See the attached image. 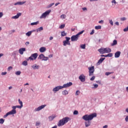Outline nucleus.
<instances>
[{
	"mask_svg": "<svg viewBox=\"0 0 128 128\" xmlns=\"http://www.w3.org/2000/svg\"><path fill=\"white\" fill-rule=\"evenodd\" d=\"M70 120V118L68 117H65L63 118L62 120H60L58 123V126H64Z\"/></svg>",
	"mask_w": 128,
	"mask_h": 128,
	"instance_id": "obj_2",
	"label": "nucleus"
},
{
	"mask_svg": "<svg viewBox=\"0 0 128 128\" xmlns=\"http://www.w3.org/2000/svg\"><path fill=\"white\" fill-rule=\"evenodd\" d=\"M40 122H36V126H40Z\"/></svg>",
	"mask_w": 128,
	"mask_h": 128,
	"instance_id": "obj_48",
	"label": "nucleus"
},
{
	"mask_svg": "<svg viewBox=\"0 0 128 128\" xmlns=\"http://www.w3.org/2000/svg\"><path fill=\"white\" fill-rule=\"evenodd\" d=\"M66 33L64 31L61 32V36H66Z\"/></svg>",
	"mask_w": 128,
	"mask_h": 128,
	"instance_id": "obj_27",
	"label": "nucleus"
},
{
	"mask_svg": "<svg viewBox=\"0 0 128 128\" xmlns=\"http://www.w3.org/2000/svg\"><path fill=\"white\" fill-rule=\"evenodd\" d=\"M94 118H96V113L90 115L86 114L82 116V118L84 120L88 121L84 122L86 128H88V126H90V120H92Z\"/></svg>",
	"mask_w": 128,
	"mask_h": 128,
	"instance_id": "obj_1",
	"label": "nucleus"
},
{
	"mask_svg": "<svg viewBox=\"0 0 128 128\" xmlns=\"http://www.w3.org/2000/svg\"><path fill=\"white\" fill-rule=\"evenodd\" d=\"M39 22L37 21L36 22H32L30 24L31 26H36V24H38Z\"/></svg>",
	"mask_w": 128,
	"mask_h": 128,
	"instance_id": "obj_29",
	"label": "nucleus"
},
{
	"mask_svg": "<svg viewBox=\"0 0 128 128\" xmlns=\"http://www.w3.org/2000/svg\"><path fill=\"white\" fill-rule=\"evenodd\" d=\"M4 122V118H0V124H3Z\"/></svg>",
	"mask_w": 128,
	"mask_h": 128,
	"instance_id": "obj_38",
	"label": "nucleus"
},
{
	"mask_svg": "<svg viewBox=\"0 0 128 128\" xmlns=\"http://www.w3.org/2000/svg\"><path fill=\"white\" fill-rule=\"evenodd\" d=\"M102 28V26H95V29L96 30H100Z\"/></svg>",
	"mask_w": 128,
	"mask_h": 128,
	"instance_id": "obj_37",
	"label": "nucleus"
},
{
	"mask_svg": "<svg viewBox=\"0 0 128 128\" xmlns=\"http://www.w3.org/2000/svg\"><path fill=\"white\" fill-rule=\"evenodd\" d=\"M88 70L89 72V76H94V66L89 67L88 68Z\"/></svg>",
	"mask_w": 128,
	"mask_h": 128,
	"instance_id": "obj_5",
	"label": "nucleus"
},
{
	"mask_svg": "<svg viewBox=\"0 0 128 128\" xmlns=\"http://www.w3.org/2000/svg\"><path fill=\"white\" fill-rule=\"evenodd\" d=\"M126 112H128V108H127L126 109Z\"/></svg>",
	"mask_w": 128,
	"mask_h": 128,
	"instance_id": "obj_64",
	"label": "nucleus"
},
{
	"mask_svg": "<svg viewBox=\"0 0 128 128\" xmlns=\"http://www.w3.org/2000/svg\"><path fill=\"white\" fill-rule=\"evenodd\" d=\"M78 79L80 80L82 82H86V76L84 74H81L79 77Z\"/></svg>",
	"mask_w": 128,
	"mask_h": 128,
	"instance_id": "obj_8",
	"label": "nucleus"
},
{
	"mask_svg": "<svg viewBox=\"0 0 128 128\" xmlns=\"http://www.w3.org/2000/svg\"><path fill=\"white\" fill-rule=\"evenodd\" d=\"M68 41H66V40H64L63 42V46H66V44H68Z\"/></svg>",
	"mask_w": 128,
	"mask_h": 128,
	"instance_id": "obj_31",
	"label": "nucleus"
},
{
	"mask_svg": "<svg viewBox=\"0 0 128 128\" xmlns=\"http://www.w3.org/2000/svg\"><path fill=\"white\" fill-rule=\"evenodd\" d=\"M22 66H28V61L24 60L22 63Z\"/></svg>",
	"mask_w": 128,
	"mask_h": 128,
	"instance_id": "obj_28",
	"label": "nucleus"
},
{
	"mask_svg": "<svg viewBox=\"0 0 128 128\" xmlns=\"http://www.w3.org/2000/svg\"><path fill=\"white\" fill-rule=\"evenodd\" d=\"M84 32V30H83L78 32L76 35H73L71 37L72 42H76L77 40H78V38H80V34H82Z\"/></svg>",
	"mask_w": 128,
	"mask_h": 128,
	"instance_id": "obj_3",
	"label": "nucleus"
},
{
	"mask_svg": "<svg viewBox=\"0 0 128 128\" xmlns=\"http://www.w3.org/2000/svg\"><path fill=\"white\" fill-rule=\"evenodd\" d=\"M26 2L24 1V2H19V6H22V4H26Z\"/></svg>",
	"mask_w": 128,
	"mask_h": 128,
	"instance_id": "obj_36",
	"label": "nucleus"
},
{
	"mask_svg": "<svg viewBox=\"0 0 128 128\" xmlns=\"http://www.w3.org/2000/svg\"><path fill=\"white\" fill-rule=\"evenodd\" d=\"M38 56V53L33 54L31 55V56L28 58V59L27 60H36Z\"/></svg>",
	"mask_w": 128,
	"mask_h": 128,
	"instance_id": "obj_6",
	"label": "nucleus"
},
{
	"mask_svg": "<svg viewBox=\"0 0 128 128\" xmlns=\"http://www.w3.org/2000/svg\"><path fill=\"white\" fill-rule=\"evenodd\" d=\"M118 44V41L116 40H114L113 42L111 44L112 46H116Z\"/></svg>",
	"mask_w": 128,
	"mask_h": 128,
	"instance_id": "obj_23",
	"label": "nucleus"
},
{
	"mask_svg": "<svg viewBox=\"0 0 128 128\" xmlns=\"http://www.w3.org/2000/svg\"><path fill=\"white\" fill-rule=\"evenodd\" d=\"M55 118H56V116L54 115H52L51 116H50L48 117L49 122H52V120H54Z\"/></svg>",
	"mask_w": 128,
	"mask_h": 128,
	"instance_id": "obj_20",
	"label": "nucleus"
},
{
	"mask_svg": "<svg viewBox=\"0 0 128 128\" xmlns=\"http://www.w3.org/2000/svg\"><path fill=\"white\" fill-rule=\"evenodd\" d=\"M64 26H66V25H65L64 24H62L60 25V26H59V28H60V29L64 28Z\"/></svg>",
	"mask_w": 128,
	"mask_h": 128,
	"instance_id": "obj_41",
	"label": "nucleus"
},
{
	"mask_svg": "<svg viewBox=\"0 0 128 128\" xmlns=\"http://www.w3.org/2000/svg\"><path fill=\"white\" fill-rule=\"evenodd\" d=\"M73 114H74V115L78 114V110H75Z\"/></svg>",
	"mask_w": 128,
	"mask_h": 128,
	"instance_id": "obj_44",
	"label": "nucleus"
},
{
	"mask_svg": "<svg viewBox=\"0 0 128 128\" xmlns=\"http://www.w3.org/2000/svg\"><path fill=\"white\" fill-rule=\"evenodd\" d=\"M110 24H111V26H114V22H112V20H110Z\"/></svg>",
	"mask_w": 128,
	"mask_h": 128,
	"instance_id": "obj_50",
	"label": "nucleus"
},
{
	"mask_svg": "<svg viewBox=\"0 0 128 128\" xmlns=\"http://www.w3.org/2000/svg\"><path fill=\"white\" fill-rule=\"evenodd\" d=\"M112 55H113L112 53H110V54H106V56H107V58H108H108H112Z\"/></svg>",
	"mask_w": 128,
	"mask_h": 128,
	"instance_id": "obj_35",
	"label": "nucleus"
},
{
	"mask_svg": "<svg viewBox=\"0 0 128 128\" xmlns=\"http://www.w3.org/2000/svg\"><path fill=\"white\" fill-rule=\"evenodd\" d=\"M98 24H104V20H101L99 21Z\"/></svg>",
	"mask_w": 128,
	"mask_h": 128,
	"instance_id": "obj_59",
	"label": "nucleus"
},
{
	"mask_svg": "<svg viewBox=\"0 0 128 128\" xmlns=\"http://www.w3.org/2000/svg\"><path fill=\"white\" fill-rule=\"evenodd\" d=\"M54 4V3H52L50 4L48 6V8H52V6H53Z\"/></svg>",
	"mask_w": 128,
	"mask_h": 128,
	"instance_id": "obj_42",
	"label": "nucleus"
},
{
	"mask_svg": "<svg viewBox=\"0 0 128 128\" xmlns=\"http://www.w3.org/2000/svg\"><path fill=\"white\" fill-rule=\"evenodd\" d=\"M62 89V86H57L52 89V92H54V93L56 94V92H58L60 90Z\"/></svg>",
	"mask_w": 128,
	"mask_h": 128,
	"instance_id": "obj_11",
	"label": "nucleus"
},
{
	"mask_svg": "<svg viewBox=\"0 0 128 128\" xmlns=\"http://www.w3.org/2000/svg\"><path fill=\"white\" fill-rule=\"evenodd\" d=\"M46 106V105L44 104L42 105L41 106H38L34 109V112H40V110H42V108H44Z\"/></svg>",
	"mask_w": 128,
	"mask_h": 128,
	"instance_id": "obj_9",
	"label": "nucleus"
},
{
	"mask_svg": "<svg viewBox=\"0 0 128 128\" xmlns=\"http://www.w3.org/2000/svg\"><path fill=\"white\" fill-rule=\"evenodd\" d=\"M2 16H4V14L2 12H0V18H2Z\"/></svg>",
	"mask_w": 128,
	"mask_h": 128,
	"instance_id": "obj_57",
	"label": "nucleus"
},
{
	"mask_svg": "<svg viewBox=\"0 0 128 128\" xmlns=\"http://www.w3.org/2000/svg\"><path fill=\"white\" fill-rule=\"evenodd\" d=\"M112 74V72H106L105 73L106 76H110V74Z\"/></svg>",
	"mask_w": 128,
	"mask_h": 128,
	"instance_id": "obj_46",
	"label": "nucleus"
},
{
	"mask_svg": "<svg viewBox=\"0 0 128 128\" xmlns=\"http://www.w3.org/2000/svg\"><path fill=\"white\" fill-rule=\"evenodd\" d=\"M18 5H19V6H20V2H16V3H15V4H14V6H18Z\"/></svg>",
	"mask_w": 128,
	"mask_h": 128,
	"instance_id": "obj_58",
	"label": "nucleus"
},
{
	"mask_svg": "<svg viewBox=\"0 0 128 128\" xmlns=\"http://www.w3.org/2000/svg\"><path fill=\"white\" fill-rule=\"evenodd\" d=\"M48 60V57H46V56H44L43 59L42 60H44V61H46Z\"/></svg>",
	"mask_w": 128,
	"mask_h": 128,
	"instance_id": "obj_40",
	"label": "nucleus"
},
{
	"mask_svg": "<svg viewBox=\"0 0 128 128\" xmlns=\"http://www.w3.org/2000/svg\"><path fill=\"white\" fill-rule=\"evenodd\" d=\"M30 44V42H26V43H25V45L28 46Z\"/></svg>",
	"mask_w": 128,
	"mask_h": 128,
	"instance_id": "obj_60",
	"label": "nucleus"
},
{
	"mask_svg": "<svg viewBox=\"0 0 128 128\" xmlns=\"http://www.w3.org/2000/svg\"><path fill=\"white\" fill-rule=\"evenodd\" d=\"M81 48H82L83 50L86 49V45L85 44L80 45Z\"/></svg>",
	"mask_w": 128,
	"mask_h": 128,
	"instance_id": "obj_43",
	"label": "nucleus"
},
{
	"mask_svg": "<svg viewBox=\"0 0 128 128\" xmlns=\"http://www.w3.org/2000/svg\"><path fill=\"white\" fill-rule=\"evenodd\" d=\"M51 12H52V10H48L44 13L42 14L40 16V19L46 18V16H48L50 14Z\"/></svg>",
	"mask_w": 128,
	"mask_h": 128,
	"instance_id": "obj_4",
	"label": "nucleus"
},
{
	"mask_svg": "<svg viewBox=\"0 0 128 128\" xmlns=\"http://www.w3.org/2000/svg\"><path fill=\"white\" fill-rule=\"evenodd\" d=\"M94 87L92 88H98V84H93Z\"/></svg>",
	"mask_w": 128,
	"mask_h": 128,
	"instance_id": "obj_33",
	"label": "nucleus"
},
{
	"mask_svg": "<svg viewBox=\"0 0 128 128\" xmlns=\"http://www.w3.org/2000/svg\"><path fill=\"white\" fill-rule=\"evenodd\" d=\"M26 34L27 36H30L32 35V32L30 31H29V32H27Z\"/></svg>",
	"mask_w": 128,
	"mask_h": 128,
	"instance_id": "obj_30",
	"label": "nucleus"
},
{
	"mask_svg": "<svg viewBox=\"0 0 128 128\" xmlns=\"http://www.w3.org/2000/svg\"><path fill=\"white\" fill-rule=\"evenodd\" d=\"M18 102L20 106H24V104H22V101L20 100V99H18Z\"/></svg>",
	"mask_w": 128,
	"mask_h": 128,
	"instance_id": "obj_34",
	"label": "nucleus"
},
{
	"mask_svg": "<svg viewBox=\"0 0 128 128\" xmlns=\"http://www.w3.org/2000/svg\"><path fill=\"white\" fill-rule=\"evenodd\" d=\"M120 51H118L114 54V58H118L119 56H120Z\"/></svg>",
	"mask_w": 128,
	"mask_h": 128,
	"instance_id": "obj_18",
	"label": "nucleus"
},
{
	"mask_svg": "<svg viewBox=\"0 0 128 128\" xmlns=\"http://www.w3.org/2000/svg\"><path fill=\"white\" fill-rule=\"evenodd\" d=\"M94 34V30H92L91 32L90 33V34L92 35Z\"/></svg>",
	"mask_w": 128,
	"mask_h": 128,
	"instance_id": "obj_55",
	"label": "nucleus"
},
{
	"mask_svg": "<svg viewBox=\"0 0 128 128\" xmlns=\"http://www.w3.org/2000/svg\"><path fill=\"white\" fill-rule=\"evenodd\" d=\"M20 16H22V13L19 12V13H18L15 16H12V18L14 20H16L17 18H20Z\"/></svg>",
	"mask_w": 128,
	"mask_h": 128,
	"instance_id": "obj_14",
	"label": "nucleus"
},
{
	"mask_svg": "<svg viewBox=\"0 0 128 128\" xmlns=\"http://www.w3.org/2000/svg\"><path fill=\"white\" fill-rule=\"evenodd\" d=\"M94 78H96V76H93L90 78V80H94Z\"/></svg>",
	"mask_w": 128,
	"mask_h": 128,
	"instance_id": "obj_45",
	"label": "nucleus"
},
{
	"mask_svg": "<svg viewBox=\"0 0 128 128\" xmlns=\"http://www.w3.org/2000/svg\"><path fill=\"white\" fill-rule=\"evenodd\" d=\"M7 72H2L1 74L2 76H6V74Z\"/></svg>",
	"mask_w": 128,
	"mask_h": 128,
	"instance_id": "obj_51",
	"label": "nucleus"
},
{
	"mask_svg": "<svg viewBox=\"0 0 128 128\" xmlns=\"http://www.w3.org/2000/svg\"><path fill=\"white\" fill-rule=\"evenodd\" d=\"M44 55L42 54L40 55H39L38 57V60H44Z\"/></svg>",
	"mask_w": 128,
	"mask_h": 128,
	"instance_id": "obj_21",
	"label": "nucleus"
},
{
	"mask_svg": "<svg viewBox=\"0 0 128 128\" xmlns=\"http://www.w3.org/2000/svg\"><path fill=\"white\" fill-rule=\"evenodd\" d=\"M108 125H105L104 126H103V128H108Z\"/></svg>",
	"mask_w": 128,
	"mask_h": 128,
	"instance_id": "obj_63",
	"label": "nucleus"
},
{
	"mask_svg": "<svg viewBox=\"0 0 128 128\" xmlns=\"http://www.w3.org/2000/svg\"><path fill=\"white\" fill-rule=\"evenodd\" d=\"M126 20V18L125 17L120 18V20H122V22H124V20Z\"/></svg>",
	"mask_w": 128,
	"mask_h": 128,
	"instance_id": "obj_47",
	"label": "nucleus"
},
{
	"mask_svg": "<svg viewBox=\"0 0 128 128\" xmlns=\"http://www.w3.org/2000/svg\"><path fill=\"white\" fill-rule=\"evenodd\" d=\"M26 50L24 48H22L19 49L18 52L20 54H24V52H26Z\"/></svg>",
	"mask_w": 128,
	"mask_h": 128,
	"instance_id": "obj_15",
	"label": "nucleus"
},
{
	"mask_svg": "<svg viewBox=\"0 0 128 128\" xmlns=\"http://www.w3.org/2000/svg\"><path fill=\"white\" fill-rule=\"evenodd\" d=\"M42 30H44V28L42 26H41L36 30V32H42Z\"/></svg>",
	"mask_w": 128,
	"mask_h": 128,
	"instance_id": "obj_24",
	"label": "nucleus"
},
{
	"mask_svg": "<svg viewBox=\"0 0 128 128\" xmlns=\"http://www.w3.org/2000/svg\"><path fill=\"white\" fill-rule=\"evenodd\" d=\"M12 114H14V112L11 110L10 112H7L6 114L4 115L3 118H7V116H10Z\"/></svg>",
	"mask_w": 128,
	"mask_h": 128,
	"instance_id": "obj_12",
	"label": "nucleus"
},
{
	"mask_svg": "<svg viewBox=\"0 0 128 128\" xmlns=\"http://www.w3.org/2000/svg\"><path fill=\"white\" fill-rule=\"evenodd\" d=\"M10 70H12V66H9L8 68V72H10Z\"/></svg>",
	"mask_w": 128,
	"mask_h": 128,
	"instance_id": "obj_54",
	"label": "nucleus"
},
{
	"mask_svg": "<svg viewBox=\"0 0 128 128\" xmlns=\"http://www.w3.org/2000/svg\"><path fill=\"white\" fill-rule=\"evenodd\" d=\"M98 52L102 54H105L104 52V48H102L98 50Z\"/></svg>",
	"mask_w": 128,
	"mask_h": 128,
	"instance_id": "obj_19",
	"label": "nucleus"
},
{
	"mask_svg": "<svg viewBox=\"0 0 128 128\" xmlns=\"http://www.w3.org/2000/svg\"><path fill=\"white\" fill-rule=\"evenodd\" d=\"M112 4H116V0H112Z\"/></svg>",
	"mask_w": 128,
	"mask_h": 128,
	"instance_id": "obj_61",
	"label": "nucleus"
},
{
	"mask_svg": "<svg viewBox=\"0 0 128 128\" xmlns=\"http://www.w3.org/2000/svg\"><path fill=\"white\" fill-rule=\"evenodd\" d=\"M80 90H76V93H75V95L76 96H80Z\"/></svg>",
	"mask_w": 128,
	"mask_h": 128,
	"instance_id": "obj_39",
	"label": "nucleus"
},
{
	"mask_svg": "<svg viewBox=\"0 0 128 128\" xmlns=\"http://www.w3.org/2000/svg\"><path fill=\"white\" fill-rule=\"evenodd\" d=\"M106 60L105 58H101L98 62L97 64L98 66H100V64H102V62Z\"/></svg>",
	"mask_w": 128,
	"mask_h": 128,
	"instance_id": "obj_13",
	"label": "nucleus"
},
{
	"mask_svg": "<svg viewBox=\"0 0 128 128\" xmlns=\"http://www.w3.org/2000/svg\"><path fill=\"white\" fill-rule=\"evenodd\" d=\"M60 17L62 18H66V15L62 14L60 16Z\"/></svg>",
	"mask_w": 128,
	"mask_h": 128,
	"instance_id": "obj_56",
	"label": "nucleus"
},
{
	"mask_svg": "<svg viewBox=\"0 0 128 128\" xmlns=\"http://www.w3.org/2000/svg\"><path fill=\"white\" fill-rule=\"evenodd\" d=\"M46 48L42 47L40 48V52H46Z\"/></svg>",
	"mask_w": 128,
	"mask_h": 128,
	"instance_id": "obj_22",
	"label": "nucleus"
},
{
	"mask_svg": "<svg viewBox=\"0 0 128 128\" xmlns=\"http://www.w3.org/2000/svg\"><path fill=\"white\" fill-rule=\"evenodd\" d=\"M32 68H33V70H38V68H40V66L37 65L36 64H34L32 66Z\"/></svg>",
	"mask_w": 128,
	"mask_h": 128,
	"instance_id": "obj_16",
	"label": "nucleus"
},
{
	"mask_svg": "<svg viewBox=\"0 0 128 128\" xmlns=\"http://www.w3.org/2000/svg\"><path fill=\"white\" fill-rule=\"evenodd\" d=\"M17 54H18V51H14L12 53V55L14 58H16V56Z\"/></svg>",
	"mask_w": 128,
	"mask_h": 128,
	"instance_id": "obj_26",
	"label": "nucleus"
},
{
	"mask_svg": "<svg viewBox=\"0 0 128 128\" xmlns=\"http://www.w3.org/2000/svg\"><path fill=\"white\" fill-rule=\"evenodd\" d=\"M62 94H63V96H66V94H68V90H64L62 91Z\"/></svg>",
	"mask_w": 128,
	"mask_h": 128,
	"instance_id": "obj_25",
	"label": "nucleus"
},
{
	"mask_svg": "<svg viewBox=\"0 0 128 128\" xmlns=\"http://www.w3.org/2000/svg\"><path fill=\"white\" fill-rule=\"evenodd\" d=\"M66 42H70V37H66Z\"/></svg>",
	"mask_w": 128,
	"mask_h": 128,
	"instance_id": "obj_49",
	"label": "nucleus"
},
{
	"mask_svg": "<svg viewBox=\"0 0 128 128\" xmlns=\"http://www.w3.org/2000/svg\"><path fill=\"white\" fill-rule=\"evenodd\" d=\"M104 51L105 54H110L112 52V50L110 48H104Z\"/></svg>",
	"mask_w": 128,
	"mask_h": 128,
	"instance_id": "obj_17",
	"label": "nucleus"
},
{
	"mask_svg": "<svg viewBox=\"0 0 128 128\" xmlns=\"http://www.w3.org/2000/svg\"><path fill=\"white\" fill-rule=\"evenodd\" d=\"M23 106H12V112L14 113V114H16V110L17 108H22Z\"/></svg>",
	"mask_w": 128,
	"mask_h": 128,
	"instance_id": "obj_7",
	"label": "nucleus"
},
{
	"mask_svg": "<svg viewBox=\"0 0 128 128\" xmlns=\"http://www.w3.org/2000/svg\"><path fill=\"white\" fill-rule=\"evenodd\" d=\"M96 84H102V82L100 80H97L96 81Z\"/></svg>",
	"mask_w": 128,
	"mask_h": 128,
	"instance_id": "obj_53",
	"label": "nucleus"
},
{
	"mask_svg": "<svg viewBox=\"0 0 128 128\" xmlns=\"http://www.w3.org/2000/svg\"><path fill=\"white\" fill-rule=\"evenodd\" d=\"M20 74H22L20 71H17L15 72V74H16V76H20Z\"/></svg>",
	"mask_w": 128,
	"mask_h": 128,
	"instance_id": "obj_32",
	"label": "nucleus"
},
{
	"mask_svg": "<svg viewBox=\"0 0 128 128\" xmlns=\"http://www.w3.org/2000/svg\"><path fill=\"white\" fill-rule=\"evenodd\" d=\"M115 24H116V26H120V23H118V22H115Z\"/></svg>",
	"mask_w": 128,
	"mask_h": 128,
	"instance_id": "obj_62",
	"label": "nucleus"
},
{
	"mask_svg": "<svg viewBox=\"0 0 128 128\" xmlns=\"http://www.w3.org/2000/svg\"><path fill=\"white\" fill-rule=\"evenodd\" d=\"M72 82H69L67 84H64L63 86H62V88H70V86H72Z\"/></svg>",
	"mask_w": 128,
	"mask_h": 128,
	"instance_id": "obj_10",
	"label": "nucleus"
},
{
	"mask_svg": "<svg viewBox=\"0 0 128 128\" xmlns=\"http://www.w3.org/2000/svg\"><path fill=\"white\" fill-rule=\"evenodd\" d=\"M125 120L126 122H128V115L126 117Z\"/></svg>",
	"mask_w": 128,
	"mask_h": 128,
	"instance_id": "obj_52",
	"label": "nucleus"
}]
</instances>
